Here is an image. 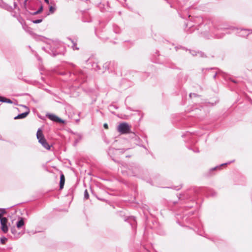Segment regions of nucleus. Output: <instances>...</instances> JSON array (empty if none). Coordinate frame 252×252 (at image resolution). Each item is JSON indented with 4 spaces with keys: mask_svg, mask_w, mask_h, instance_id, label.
<instances>
[{
    "mask_svg": "<svg viewBox=\"0 0 252 252\" xmlns=\"http://www.w3.org/2000/svg\"><path fill=\"white\" fill-rule=\"evenodd\" d=\"M71 42L72 43V48H73V50H75V49L77 50V49H78V48L76 47V43L74 42L73 41H72V40H71Z\"/></svg>",
    "mask_w": 252,
    "mask_h": 252,
    "instance_id": "obj_17",
    "label": "nucleus"
},
{
    "mask_svg": "<svg viewBox=\"0 0 252 252\" xmlns=\"http://www.w3.org/2000/svg\"><path fill=\"white\" fill-rule=\"evenodd\" d=\"M227 164V163H225V164H221V166H222V165H226V164Z\"/></svg>",
    "mask_w": 252,
    "mask_h": 252,
    "instance_id": "obj_25",
    "label": "nucleus"
},
{
    "mask_svg": "<svg viewBox=\"0 0 252 252\" xmlns=\"http://www.w3.org/2000/svg\"><path fill=\"white\" fill-rule=\"evenodd\" d=\"M29 110H28L27 111H26L24 113H23L22 114H19L18 116H17L16 117H15L14 118V119H20L25 118L27 116V115L29 114Z\"/></svg>",
    "mask_w": 252,
    "mask_h": 252,
    "instance_id": "obj_6",
    "label": "nucleus"
},
{
    "mask_svg": "<svg viewBox=\"0 0 252 252\" xmlns=\"http://www.w3.org/2000/svg\"><path fill=\"white\" fill-rule=\"evenodd\" d=\"M43 147H44L47 150H49L50 149V146L47 142V141L45 139L41 141V142H39Z\"/></svg>",
    "mask_w": 252,
    "mask_h": 252,
    "instance_id": "obj_7",
    "label": "nucleus"
},
{
    "mask_svg": "<svg viewBox=\"0 0 252 252\" xmlns=\"http://www.w3.org/2000/svg\"><path fill=\"white\" fill-rule=\"evenodd\" d=\"M2 214H0V221H1V220L2 219Z\"/></svg>",
    "mask_w": 252,
    "mask_h": 252,
    "instance_id": "obj_21",
    "label": "nucleus"
},
{
    "mask_svg": "<svg viewBox=\"0 0 252 252\" xmlns=\"http://www.w3.org/2000/svg\"><path fill=\"white\" fill-rule=\"evenodd\" d=\"M1 212V213H5V211L4 210H0Z\"/></svg>",
    "mask_w": 252,
    "mask_h": 252,
    "instance_id": "obj_22",
    "label": "nucleus"
},
{
    "mask_svg": "<svg viewBox=\"0 0 252 252\" xmlns=\"http://www.w3.org/2000/svg\"><path fill=\"white\" fill-rule=\"evenodd\" d=\"M193 51H192V52H191V51H190V53H191V54H192V53H193Z\"/></svg>",
    "mask_w": 252,
    "mask_h": 252,
    "instance_id": "obj_26",
    "label": "nucleus"
},
{
    "mask_svg": "<svg viewBox=\"0 0 252 252\" xmlns=\"http://www.w3.org/2000/svg\"><path fill=\"white\" fill-rule=\"evenodd\" d=\"M7 240V239L5 237H2L0 238V242L1 244H5L6 241Z\"/></svg>",
    "mask_w": 252,
    "mask_h": 252,
    "instance_id": "obj_13",
    "label": "nucleus"
},
{
    "mask_svg": "<svg viewBox=\"0 0 252 252\" xmlns=\"http://www.w3.org/2000/svg\"><path fill=\"white\" fill-rule=\"evenodd\" d=\"M42 10H43V6L41 5H40L39 8L38 9V10L35 11H33V12L30 11V12L32 15H36V14H37L40 13Z\"/></svg>",
    "mask_w": 252,
    "mask_h": 252,
    "instance_id": "obj_10",
    "label": "nucleus"
},
{
    "mask_svg": "<svg viewBox=\"0 0 252 252\" xmlns=\"http://www.w3.org/2000/svg\"><path fill=\"white\" fill-rule=\"evenodd\" d=\"M55 10V8L54 7H53L52 6H51L50 7V11H51V12H54Z\"/></svg>",
    "mask_w": 252,
    "mask_h": 252,
    "instance_id": "obj_18",
    "label": "nucleus"
},
{
    "mask_svg": "<svg viewBox=\"0 0 252 252\" xmlns=\"http://www.w3.org/2000/svg\"><path fill=\"white\" fill-rule=\"evenodd\" d=\"M36 136L39 142H41V141H43V140L45 139L42 131L40 128H39L37 131Z\"/></svg>",
    "mask_w": 252,
    "mask_h": 252,
    "instance_id": "obj_5",
    "label": "nucleus"
},
{
    "mask_svg": "<svg viewBox=\"0 0 252 252\" xmlns=\"http://www.w3.org/2000/svg\"><path fill=\"white\" fill-rule=\"evenodd\" d=\"M104 127L105 128H108V125L107 124H104Z\"/></svg>",
    "mask_w": 252,
    "mask_h": 252,
    "instance_id": "obj_19",
    "label": "nucleus"
},
{
    "mask_svg": "<svg viewBox=\"0 0 252 252\" xmlns=\"http://www.w3.org/2000/svg\"><path fill=\"white\" fill-rule=\"evenodd\" d=\"M39 1L37 0H25L24 6L27 11H33L36 7L39 4Z\"/></svg>",
    "mask_w": 252,
    "mask_h": 252,
    "instance_id": "obj_1",
    "label": "nucleus"
},
{
    "mask_svg": "<svg viewBox=\"0 0 252 252\" xmlns=\"http://www.w3.org/2000/svg\"><path fill=\"white\" fill-rule=\"evenodd\" d=\"M117 130L121 134L129 133L130 132V126L126 123H121L118 126Z\"/></svg>",
    "mask_w": 252,
    "mask_h": 252,
    "instance_id": "obj_2",
    "label": "nucleus"
},
{
    "mask_svg": "<svg viewBox=\"0 0 252 252\" xmlns=\"http://www.w3.org/2000/svg\"><path fill=\"white\" fill-rule=\"evenodd\" d=\"M45 2L47 3V4L49 3V0H44Z\"/></svg>",
    "mask_w": 252,
    "mask_h": 252,
    "instance_id": "obj_23",
    "label": "nucleus"
},
{
    "mask_svg": "<svg viewBox=\"0 0 252 252\" xmlns=\"http://www.w3.org/2000/svg\"><path fill=\"white\" fill-rule=\"evenodd\" d=\"M7 222V219L6 218L4 217L2 218L0 221L1 229L4 233H7L8 230V228L6 224Z\"/></svg>",
    "mask_w": 252,
    "mask_h": 252,
    "instance_id": "obj_3",
    "label": "nucleus"
},
{
    "mask_svg": "<svg viewBox=\"0 0 252 252\" xmlns=\"http://www.w3.org/2000/svg\"><path fill=\"white\" fill-rule=\"evenodd\" d=\"M0 101L7 102L8 103H12V101L10 99L3 97H0Z\"/></svg>",
    "mask_w": 252,
    "mask_h": 252,
    "instance_id": "obj_12",
    "label": "nucleus"
},
{
    "mask_svg": "<svg viewBox=\"0 0 252 252\" xmlns=\"http://www.w3.org/2000/svg\"><path fill=\"white\" fill-rule=\"evenodd\" d=\"M192 95H193V96H195V94H189V96H190V97H191Z\"/></svg>",
    "mask_w": 252,
    "mask_h": 252,
    "instance_id": "obj_20",
    "label": "nucleus"
},
{
    "mask_svg": "<svg viewBox=\"0 0 252 252\" xmlns=\"http://www.w3.org/2000/svg\"><path fill=\"white\" fill-rule=\"evenodd\" d=\"M48 118L54 122H59L60 123H64V121L61 119L59 117H58L57 116L53 115V114H49L47 115Z\"/></svg>",
    "mask_w": 252,
    "mask_h": 252,
    "instance_id": "obj_4",
    "label": "nucleus"
},
{
    "mask_svg": "<svg viewBox=\"0 0 252 252\" xmlns=\"http://www.w3.org/2000/svg\"><path fill=\"white\" fill-rule=\"evenodd\" d=\"M24 224V222L23 219H21V220L18 221L16 223V226L18 228H21Z\"/></svg>",
    "mask_w": 252,
    "mask_h": 252,
    "instance_id": "obj_11",
    "label": "nucleus"
},
{
    "mask_svg": "<svg viewBox=\"0 0 252 252\" xmlns=\"http://www.w3.org/2000/svg\"><path fill=\"white\" fill-rule=\"evenodd\" d=\"M42 19H37V20L32 21V22L34 24H38V23H41L42 22Z\"/></svg>",
    "mask_w": 252,
    "mask_h": 252,
    "instance_id": "obj_16",
    "label": "nucleus"
},
{
    "mask_svg": "<svg viewBox=\"0 0 252 252\" xmlns=\"http://www.w3.org/2000/svg\"><path fill=\"white\" fill-rule=\"evenodd\" d=\"M65 182V178L64 175L62 174L60 177V188L62 189L63 188V186Z\"/></svg>",
    "mask_w": 252,
    "mask_h": 252,
    "instance_id": "obj_8",
    "label": "nucleus"
},
{
    "mask_svg": "<svg viewBox=\"0 0 252 252\" xmlns=\"http://www.w3.org/2000/svg\"><path fill=\"white\" fill-rule=\"evenodd\" d=\"M84 198L85 199H88L89 198V193L88 192L87 190H85L84 192Z\"/></svg>",
    "mask_w": 252,
    "mask_h": 252,
    "instance_id": "obj_15",
    "label": "nucleus"
},
{
    "mask_svg": "<svg viewBox=\"0 0 252 252\" xmlns=\"http://www.w3.org/2000/svg\"><path fill=\"white\" fill-rule=\"evenodd\" d=\"M193 53H192V55L193 56H197V55H198L200 56H202V53L201 52H196L195 51H193Z\"/></svg>",
    "mask_w": 252,
    "mask_h": 252,
    "instance_id": "obj_14",
    "label": "nucleus"
},
{
    "mask_svg": "<svg viewBox=\"0 0 252 252\" xmlns=\"http://www.w3.org/2000/svg\"><path fill=\"white\" fill-rule=\"evenodd\" d=\"M14 7H16V6H17V4H16V2H14Z\"/></svg>",
    "mask_w": 252,
    "mask_h": 252,
    "instance_id": "obj_24",
    "label": "nucleus"
},
{
    "mask_svg": "<svg viewBox=\"0 0 252 252\" xmlns=\"http://www.w3.org/2000/svg\"><path fill=\"white\" fill-rule=\"evenodd\" d=\"M11 231L12 233L14 235V236L16 238H19L21 235V234H20V233H17L15 228H12Z\"/></svg>",
    "mask_w": 252,
    "mask_h": 252,
    "instance_id": "obj_9",
    "label": "nucleus"
}]
</instances>
